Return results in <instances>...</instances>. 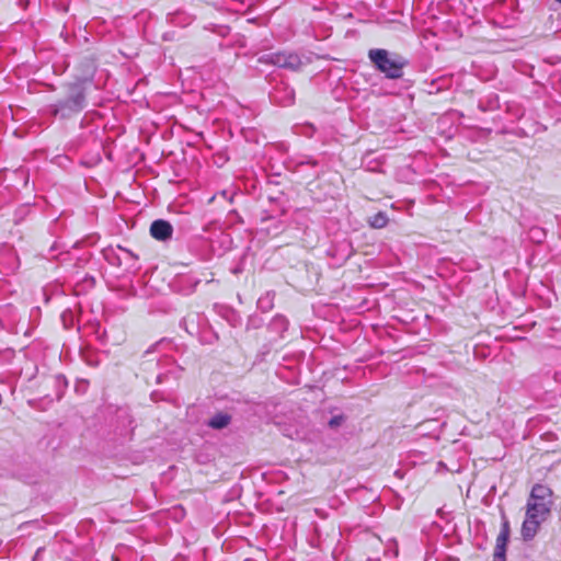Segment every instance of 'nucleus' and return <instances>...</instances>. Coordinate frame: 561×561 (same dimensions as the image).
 <instances>
[{"instance_id": "1", "label": "nucleus", "mask_w": 561, "mask_h": 561, "mask_svg": "<svg viewBox=\"0 0 561 561\" xmlns=\"http://www.w3.org/2000/svg\"><path fill=\"white\" fill-rule=\"evenodd\" d=\"M368 57L375 67L389 79H399L403 76V68L408 60L401 56H390L389 51L381 48L370 49Z\"/></svg>"}, {"instance_id": "2", "label": "nucleus", "mask_w": 561, "mask_h": 561, "mask_svg": "<svg viewBox=\"0 0 561 561\" xmlns=\"http://www.w3.org/2000/svg\"><path fill=\"white\" fill-rule=\"evenodd\" d=\"M85 96L79 85L70 88L66 99L56 102L49 106V111L54 116L60 118H69L80 113L84 107Z\"/></svg>"}, {"instance_id": "3", "label": "nucleus", "mask_w": 561, "mask_h": 561, "mask_svg": "<svg viewBox=\"0 0 561 561\" xmlns=\"http://www.w3.org/2000/svg\"><path fill=\"white\" fill-rule=\"evenodd\" d=\"M261 64L273 65L293 71L299 70L302 66L301 58L293 51H277L263 54L257 59Z\"/></svg>"}, {"instance_id": "4", "label": "nucleus", "mask_w": 561, "mask_h": 561, "mask_svg": "<svg viewBox=\"0 0 561 561\" xmlns=\"http://www.w3.org/2000/svg\"><path fill=\"white\" fill-rule=\"evenodd\" d=\"M133 423L134 420L128 408L116 409L115 416L112 420V426L114 427L115 432H117L121 436L131 435L134 432Z\"/></svg>"}, {"instance_id": "5", "label": "nucleus", "mask_w": 561, "mask_h": 561, "mask_svg": "<svg viewBox=\"0 0 561 561\" xmlns=\"http://www.w3.org/2000/svg\"><path fill=\"white\" fill-rule=\"evenodd\" d=\"M511 528L510 523L505 516V514H502V525L500 534L496 538V545L494 549L493 554V561H506V546L510 539Z\"/></svg>"}, {"instance_id": "6", "label": "nucleus", "mask_w": 561, "mask_h": 561, "mask_svg": "<svg viewBox=\"0 0 561 561\" xmlns=\"http://www.w3.org/2000/svg\"><path fill=\"white\" fill-rule=\"evenodd\" d=\"M150 234L153 239L165 242L172 239L173 227L168 220L157 219L150 226Z\"/></svg>"}, {"instance_id": "7", "label": "nucleus", "mask_w": 561, "mask_h": 561, "mask_svg": "<svg viewBox=\"0 0 561 561\" xmlns=\"http://www.w3.org/2000/svg\"><path fill=\"white\" fill-rule=\"evenodd\" d=\"M549 502H537L528 500L526 516L536 520H541L550 513Z\"/></svg>"}, {"instance_id": "8", "label": "nucleus", "mask_w": 561, "mask_h": 561, "mask_svg": "<svg viewBox=\"0 0 561 561\" xmlns=\"http://www.w3.org/2000/svg\"><path fill=\"white\" fill-rule=\"evenodd\" d=\"M552 491L550 488L543 484H535L530 492L529 500L537 501V502H551Z\"/></svg>"}, {"instance_id": "9", "label": "nucleus", "mask_w": 561, "mask_h": 561, "mask_svg": "<svg viewBox=\"0 0 561 561\" xmlns=\"http://www.w3.org/2000/svg\"><path fill=\"white\" fill-rule=\"evenodd\" d=\"M540 520H536L526 516V519L522 526V536L523 539L528 541L531 540L537 534Z\"/></svg>"}, {"instance_id": "10", "label": "nucleus", "mask_w": 561, "mask_h": 561, "mask_svg": "<svg viewBox=\"0 0 561 561\" xmlns=\"http://www.w3.org/2000/svg\"><path fill=\"white\" fill-rule=\"evenodd\" d=\"M231 422V415L228 413H216L207 422V425L214 430H222L227 427Z\"/></svg>"}, {"instance_id": "11", "label": "nucleus", "mask_w": 561, "mask_h": 561, "mask_svg": "<svg viewBox=\"0 0 561 561\" xmlns=\"http://www.w3.org/2000/svg\"><path fill=\"white\" fill-rule=\"evenodd\" d=\"M387 224H388V217L386 216L385 213H381V211L375 214L373 217L369 218V225L373 228L380 229V228L386 227Z\"/></svg>"}, {"instance_id": "12", "label": "nucleus", "mask_w": 561, "mask_h": 561, "mask_svg": "<svg viewBox=\"0 0 561 561\" xmlns=\"http://www.w3.org/2000/svg\"><path fill=\"white\" fill-rule=\"evenodd\" d=\"M287 319L284 316L277 314L272 319L270 327L276 331L283 332L287 329Z\"/></svg>"}, {"instance_id": "13", "label": "nucleus", "mask_w": 561, "mask_h": 561, "mask_svg": "<svg viewBox=\"0 0 561 561\" xmlns=\"http://www.w3.org/2000/svg\"><path fill=\"white\" fill-rule=\"evenodd\" d=\"M529 233H530V239L536 242H541L546 237L545 230L541 228H538V227L531 228Z\"/></svg>"}, {"instance_id": "14", "label": "nucleus", "mask_w": 561, "mask_h": 561, "mask_svg": "<svg viewBox=\"0 0 561 561\" xmlns=\"http://www.w3.org/2000/svg\"><path fill=\"white\" fill-rule=\"evenodd\" d=\"M344 421V417L342 415H335L333 417H331V420L329 421V426L330 427H337L342 424V422Z\"/></svg>"}, {"instance_id": "15", "label": "nucleus", "mask_w": 561, "mask_h": 561, "mask_svg": "<svg viewBox=\"0 0 561 561\" xmlns=\"http://www.w3.org/2000/svg\"><path fill=\"white\" fill-rule=\"evenodd\" d=\"M87 386H88V382H87V381H80V382H78V383H77V386H76V391H78V392H79V391H84V390H85V388H87Z\"/></svg>"}, {"instance_id": "16", "label": "nucleus", "mask_w": 561, "mask_h": 561, "mask_svg": "<svg viewBox=\"0 0 561 561\" xmlns=\"http://www.w3.org/2000/svg\"><path fill=\"white\" fill-rule=\"evenodd\" d=\"M289 94H290V99H289V101H288V102H289V103H291V102H293V100H294V91H293V90H290V91H289Z\"/></svg>"}, {"instance_id": "17", "label": "nucleus", "mask_w": 561, "mask_h": 561, "mask_svg": "<svg viewBox=\"0 0 561 561\" xmlns=\"http://www.w3.org/2000/svg\"><path fill=\"white\" fill-rule=\"evenodd\" d=\"M112 561H117L116 557L113 556L112 557Z\"/></svg>"}, {"instance_id": "18", "label": "nucleus", "mask_w": 561, "mask_h": 561, "mask_svg": "<svg viewBox=\"0 0 561 561\" xmlns=\"http://www.w3.org/2000/svg\"><path fill=\"white\" fill-rule=\"evenodd\" d=\"M557 1L561 3V0H557Z\"/></svg>"}]
</instances>
